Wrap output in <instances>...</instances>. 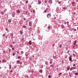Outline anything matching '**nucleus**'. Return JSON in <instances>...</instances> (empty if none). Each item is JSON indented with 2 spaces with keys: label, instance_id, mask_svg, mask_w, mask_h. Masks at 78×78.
<instances>
[{
  "label": "nucleus",
  "instance_id": "f257e3e1",
  "mask_svg": "<svg viewBox=\"0 0 78 78\" xmlns=\"http://www.w3.org/2000/svg\"><path fill=\"white\" fill-rule=\"evenodd\" d=\"M72 55H71L69 58V61H70L71 62H72Z\"/></svg>",
  "mask_w": 78,
  "mask_h": 78
},
{
  "label": "nucleus",
  "instance_id": "f03ea898",
  "mask_svg": "<svg viewBox=\"0 0 78 78\" xmlns=\"http://www.w3.org/2000/svg\"><path fill=\"white\" fill-rule=\"evenodd\" d=\"M33 23V22L32 21H30L29 23V25L30 27H31L32 25V24Z\"/></svg>",
  "mask_w": 78,
  "mask_h": 78
},
{
  "label": "nucleus",
  "instance_id": "7ed1b4c3",
  "mask_svg": "<svg viewBox=\"0 0 78 78\" xmlns=\"http://www.w3.org/2000/svg\"><path fill=\"white\" fill-rule=\"evenodd\" d=\"M47 17L48 18H50L51 17V15L50 14L48 13L47 15Z\"/></svg>",
  "mask_w": 78,
  "mask_h": 78
},
{
  "label": "nucleus",
  "instance_id": "20e7f679",
  "mask_svg": "<svg viewBox=\"0 0 78 78\" xmlns=\"http://www.w3.org/2000/svg\"><path fill=\"white\" fill-rule=\"evenodd\" d=\"M48 3L50 4H52V0H49L48 1Z\"/></svg>",
  "mask_w": 78,
  "mask_h": 78
},
{
  "label": "nucleus",
  "instance_id": "39448f33",
  "mask_svg": "<svg viewBox=\"0 0 78 78\" xmlns=\"http://www.w3.org/2000/svg\"><path fill=\"white\" fill-rule=\"evenodd\" d=\"M38 5H41V1L40 0H38Z\"/></svg>",
  "mask_w": 78,
  "mask_h": 78
},
{
  "label": "nucleus",
  "instance_id": "423d86ee",
  "mask_svg": "<svg viewBox=\"0 0 78 78\" xmlns=\"http://www.w3.org/2000/svg\"><path fill=\"white\" fill-rule=\"evenodd\" d=\"M8 22L9 23H11V20L9 19L8 20Z\"/></svg>",
  "mask_w": 78,
  "mask_h": 78
},
{
  "label": "nucleus",
  "instance_id": "0eeeda50",
  "mask_svg": "<svg viewBox=\"0 0 78 78\" xmlns=\"http://www.w3.org/2000/svg\"><path fill=\"white\" fill-rule=\"evenodd\" d=\"M31 42H32V41H29V44L30 45H31Z\"/></svg>",
  "mask_w": 78,
  "mask_h": 78
},
{
  "label": "nucleus",
  "instance_id": "6e6552de",
  "mask_svg": "<svg viewBox=\"0 0 78 78\" xmlns=\"http://www.w3.org/2000/svg\"><path fill=\"white\" fill-rule=\"evenodd\" d=\"M77 41H75L74 42V45H76V44Z\"/></svg>",
  "mask_w": 78,
  "mask_h": 78
},
{
  "label": "nucleus",
  "instance_id": "1a4fd4ad",
  "mask_svg": "<svg viewBox=\"0 0 78 78\" xmlns=\"http://www.w3.org/2000/svg\"><path fill=\"white\" fill-rule=\"evenodd\" d=\"M1 14L2 15H4V11H2L1 12Z\"/></svg>",
  "mask_w": 78,
  "mask_h": 78
},
{
  "label": "nucleus",
  "instance_id": "9d476101",
  "mask_svg": "<svg viewBox=\"0 0 78 78\" xmlns=\"http://www.w3.org/2000/svg\"><path fill=\"white\" fill-rule=\"evenodd\" d=\"M17 13H20V11L18 9L17 10Z\"/></svg>",
  "mask_w": 78,
  "mask_h": 78
},
{
  "label": "nucleus",
  "instance_id": "9b49d317",
  "mask_svg": "<svg viewBox=\"0 0 78 78\" xmlns=\"http://www.w3.org/2000/svg\"><path fill=\"white\" fill-rule=\"evenodd\" d=\"M70 66H68V67H67V70L68 71H69V70H70Z\"/></svg>",
  "mask_w": 78,
  "mask_h": 78
},
{
  "label": "nucleus",
  "instance_id": "f8f14e48",
  "mask_svg": "<svg viewBox=\"0 0 78 78\" xmlns=\"http://www.w3.org/2000/svg\"><path fill=\"white\" fill-rule=\"evenodd\" d=\"M48 8H46L44 11V12H47V10H48Z\"/></svg>",
  "mask_w": 78,
  "mask_h": 78
},
{
  "label": "nucleus",
  "instance_id": "ddd939ff",
  "mask_svg": "<svg viewBox=\"0 0 78 78\" xmlns=\"http://www.w3.org/2000/svg\"><path fill=\"white\" fill-rule=\"evenodd\" d=\"M62 7V8H63V9H66V8L65 7V5H63Z\"/></svg>",
  "mask_w": 78,
  "mask_h": 78
},
{
  "label": "nucleus",
  "instance_id": "4468645a",
  "mask_svg": "<svg viewBox=\"0 0 78 78\" xmlns=\"http://www.w3.org/2000/svg\"><path fill=\"white\" fill-rule=\"evenodd\" d=\"M23 27L24 28H27V26H25V25H24L23 26Z\"/></svg>",
  "mask_w": 78,
  "mask_h": 78
},
{
  "label": "nucleus",
  "instance_id": "2eb2a0df",
  "mask_svg": "<svg viewBox=\"0 0 78 78\" xmlns=\"http://www.w3.org/2000/svg\"><path fill=\"white\" fill-rule=\"evenodd\" d=\"M73 67H71L70 69V71H72V70H73Z\"/></svg>",
  "mask_w": 78,
  "mask_h": 78
},
{
  "label": "nucleus",
  "instance_id": "dca6fc26",
  "mask_svg": "<svg viewBox=\"0 0 78 78\" xmlns=\"http://www.w3.org/2000/svg\"><path fill=\"white\" fill-rule=\"evenodd\" d=\"M15 14L14 13L12 15V17H15Z\"/></svg>",
  "mask_w": 78,
  "mask_h": 78
},
{
  "label": "nucleus",
  "instance_id": "f3484780",
  "mask_svg": "<svg viewBox=\"0 0 78 78\" xmlns=\"http://www.w3.org/2000/svg\"><path fill=\"white\" fill-rule=\"evenodd\" d=\"M28 7L29 9H30V8H31V6L30 5H29L28 6Z\"/></svg>",
  "mask_w": 78,
  "mask_h": 78
},
{
  "label": "nucleus",
  "instance_id": "a211bd4d",
  "mask_svg": "<svg viewBox=\"0 0 78 78\" xmlns=\"http://www.w3.org/2000/svg\"><path fill=\"white\" fill-rule=\"evenodd\" d=\"M47 64H48V62L46 61L45 62V64L46 65V66L47 65Z\"/></svg>",
  "mask_w": 78,
  "mask_h": 78
},
{
  "label": "nucleus",
  "instance_id": "6ab92c4d",
  "mask_svg": "<svg viewBox=\"0 0 78 78\" xmlns=\"http://www.w3.org/2000/svg\"><path fill=\"white\" fill-rule=\"evenodd\" d=\"M75 2H71V4L72 5H74V4H75Z\"/></svg>",
  "mask_w": 78,
  "mask_h": 78
},
{
  "label": "nucleus",
  "instance_id": "aec40b11",
  "mask_svg": "<svg viewBox=\"0 0 78 78\" xmlns=\"http://www.w3.org/2000/svg\"><path fill=\"white\" fill-rule=\"evenodd\" d=\"M16 54V53L15 52H13L12 54L13 56H15Z\"/></svg>",
  "mask_w": 78,
  "mask_h": 78
},
{
  "label": "nucleus",
  "instance_id": "412c9836",
  "mask_svg": "<svg viewBox=\"0 0 78 78\" xmlns=\"http://www.w3.org/2000/svg\"><path fill=\"white\" fill-rule=\"evenodd\" d=\"M5 38L6 39H7V38H8V35H5Z\"/></svg>",
  "mask_w": 78,
  "mask_h": 78
},
{
  "label": "nucleus",
  "instance_id": "4be33fe9",
  "mask_svg": "<svg viewBox=\"0 0 78 78\" xmlns=\"http://www.w3.org/2000/svg\"><path fill=\"white\" fill-rule=\"evenodd\" d=\"M11 49H9V53L11 52Z\"/></svg>",
  "mask_w": 78,
  "mask_h": 78
},
{
  "label": "nucleus",
  "instance_id": "5701e85b",
  "mask_svg": "<svg viewBox=\"0 0 78 78\" xmlns=\"http://www.w3.org/2000/svg\"><path fill=\"white\" fill-rule=\"evenodd\" d=\"M26 77L27 78H28V77H29V76H28V75H26Z\"/></svg>",
  "mask_w": 78,
  "mask_h": 78
},
{
  "label": "nucleus",
  "instance_id": "b1692460",
  "mask_svg": "<svg viewBox=\"0 0 78 78\" xmlns=\"http://www.w3.org/2000/svg\"><path fill=\"white\" fill-rule=\"evenodd\" d=\"M20 33L21 34H23V32H22V31H20Z\"/></svg>",
  "mask_w": 78,
  "mask_h": 78
},
{
  "label": "nucleus",
  "instance_id": "393cba45",
  "mask_svg": "<svg viewBox=\"0 0 78 78\" xmlns=\"http://www.w3.org/2000/svg\"><path fill=\"white\" fill-rule=\"evenodd\" d=\"M73 70L75 69H76V67H73Z\"/></svg>",
  "mask_w": 78,
  "mask_h": 78
},
{
  "label": "nucleus",
  "instance_id": "a878e982",
  "mask_svg": "<svg viewBox=\"0 0 78 78\" xmlns=\"http://www.w3.org/2000/svg\"><path fill=\"white\" fill-rule=\"evenodd\" d=\"M5 30H6V31H8V28L7 27L5 28Z\"/></svg>",
  "mask_w": 78,
  "mask_h": 78
},
{
  "label": "nucleus",
  "instance_id": "bb28decb",
  "mask_svg": "<svg viewBox=\"0 0 78 78\" xmlns=\"http://www.w3.org/2000/svg\"><path fill=\"white\" fill-rule=\"evenodd\" d=\"M51 76L50 75H49L48 76V78H51Z\"/></svg>",
  "mask_w": 78,
  "mask_h": 78
},
{
  "label": "nucleus",
  "instance_id": "cd10ccee",
  "mask_svg": "<svg viewBox=\"0 0 78 78\" xmlns=\"http://www.w3.org/2000/svg\"><path fill=\"white\" fill-rule=\"evenodd\" d=\"M20 58H21V57L20 56H18V59H20Z\"/></svg>",
  "mask_w": 78,
  "mask_h": 78
},
{
  "label": "nucleus",
  "instance_id": "c85d7f7f",
  "mask_svg": "<svg viewBox=\"0 0 78 78\" xmlns=\"http://www.w3.org/2000/svg\"><path fill=\"white\" fill-rule=\"evenodd\" d=\"M75 75H76V76H77V75H78V73H75Z\"/></svg>",
  "mask_w": 78,
  "mask_h": 78
},
{
  "label": "nucleus",
  "instance_id": "c756f323",
  "mask_svg": "<svg viewBox=\"0 0 78 78\" xmlns=\"http://www.w3.org/2000/svg\"><path fill=\"white\" fill-rule=\"evenodd\" d=\"M10 47L11 48H12V47H13V45H12V44H10Z\"/></svg>",
  "mask_w": 78,
  "mask_h": 78
},
{
  "label": "nucleus",
  "instance_id": "7c9ffc66",
  "mask_svg": "<svg viewBox=\"0 0 78 78\" xmlns=\"http://www.w3.org/2000/svg\"><path fill=\"white\" fill-rule=\"evenodd\" d=\"M28 3V1L27 0L26 1V4H27V3Z\"/></svg>",
  "mask_w": 78,
  "mask_h": 78
},
{
  "label": "nucleus",
  "instance_id": "2f4dec72",
  "mask_svg": "<svg viewBox=\"0 0 78 78\" xmlns=\"http://www.w3.org/2000/svg\"><path fill=\"white\" fill-rule=\"evenodd\" d=\"M52 62L51 61H50V62L49 63L50 64H52Z\"/></svg>",
  "mask_w": 78,
  "mask_h": 78
},
{
  "label": "nucleus",
  "instance_id": "473e14b6",
  "mask_svg": "<svg viewBox=\"0 0 78 78\" xmlns=\"http://www.w3.org/2000/svg\"><path fill=\"white\" fill-rule=\"evenodd\" d=\"M50 67H53V65H51L50 66Z\"/></svg>",
  "mask_w": 78,
  "mask_h": 78
},
{
  "label": "nucleus",
  "instance_id": "72a5a7b5",
  "mask_svg": "<svg viewBox=\"0 0 78 78\" xmlns=\"http://www.w3.org/2000/svg\"><path fill=\"white\" fill-rule=\"evenodd\" d=\"M73 57H75V54H73Z\"/></svg>",
  "mask_w": 78,
  "mask_h": 78
},
{
  "label": "nucleus",
  "instance_id": "f704fd0d",
  "mask_svg": "<svg viewBox=\"0 0 78 78\" xmlns=\"http://www.w3.org/2000/svg\"><path fill=\"white\" fill-rule=\"evenodd\" d=\"M40 73H42V69H41L40 70Z\"/></svg>",
  "mask_w": 78,
  "mask_h": 78
},
{
  "label": "nucleus",
  "instance_id": "c9c22d12",
  "mask_svg": "<svg viewBox=\"0 0 78 78\" xmlns=\"http://www.w3.org/2000/svg\"><path fill=\"white\" fill-rule=\"evenodd\" d=\"M73 67H76V65H75V64H73Z\"/></svg>",
  "mask_w": 78,
  "mask_h": 78
},
{
  "label": "nucleus",
  "instance_id": "e433bc0d",
  "mask_svg": "<svg viewBox=\"0 0 78 78\" xmlns=\"http://www.w3.org/2000/svg\"><path fill=\"white\" fill-rule=\"evenodd\" d=\"M25 56H28V54L27 53L25 54Z\"/></svg>",
  "mask_w": 78,
  "mask_h": 78
},
{
  "label": "nucleus",
  "instance_id": "4c0bfd02",
  "mask_svg": "<svg viewBox=\"0 0 78 78\" xmlns=\"http://www.w3.org/2000/svg\"><path fill=\"white\" fill-rule=\"evenodd\" d=\"M66 23H67V25H69V21H67Z\"/></svg>",
  "mask_w": 78,
  "mask_h": 78
},
{
  "label": "nucleus",
  "instance_id": "58836bf2",
  "mask_svg": "<svg viewBox=\"0 0 78 78\" xmlns=\"http://www.w3.org/2000/svg\"><path fill=\"white\" fill-rule=\"evenodd\" d=\"M44 2L45 3H47V1L46 0H45Z\"/></svg>",
  "mask_w": 78,
  "mask_h": 78
},
{
  "label": "nucleus",
  "instance_id": "ea45409f",
  "mask_svg": "<svg viewBox=\"0 0 78 78\" xmlns=\"http://www.w3.org/2000/svg\"><path fill=\"white\" fill-rule=\"evenodd\" d=\"M48 29H50V26H49L48 27Z\"/></svg>",
  "mask_w": 78,
  "mask_h": 78
},
{
  "label": "nucleus",
  "instance_id": "a19ab883",
  "mask_svg": "<svg viewBox=\"0 0 78 78\" xmlns=\"http://www.w3.org/2000/svg\"><path fill=\"white\" fill-rule=\"evenodd\" d=\"M21 54H23V51H21Z\"/></svg>",
  "mask_w": 78,
  "mask_h": 78
},
{
  "label": "nucleus",
  "instance_id": "79ce46f5",
  "mask_svg": "<svg viewBox=\"0 0 78 78\" xmlns=\"http://www.w3.org/2000/svg\"><path fill=\"white\" fill-rule=\"evenodd\" d=\"M69 75L70 77V78H72V75H70V74H69Z\"/></svg>",
  "mask_w": 78,
  "mask_h": 78
},
{
  "label": "nucleus",
  "instance_id": "37998d69",
  "mask_svg": "<svg viewBox=\"0 0 78 78\" xmlns=\"http://www.w3.org/2000/svg\"><path fill=\"white\" fill-rule=\"evenodd\" d=\"M12 50H15V49H14V48H12Z\"/></svg>",
  "mask_w": 78,
  "mask_h": 78
},
{
  "label": "nucleus",
  "instance_id": "c03bdc74",
  "mask_svg": "<svg viewBox=\"0 0 78 78\" xmlns=\"http://www.w3.org/2000/svg\"><path fill=\"white\" fill-rule=\"evenodd\" d=\"M74 62H75V64H76V60H75Z\"/></svg>",
  "mask_w": 78,
  "mask_h": 78
},
{
  "label": "nucleus",
  "instance_id": "a18cd8bd",
  "mask_svg": "<svg viewBox=\"0 0 78 78\" xmlns=\"http://www.w3.org/2000/svg\"><path fill=\"white\" fill-rule=\"evenodd\" d=\"M33 13H34V12H35V10H33Z\"/></svg>",
  "mask_w": 78,
  "mask_h": 78
},
{
  "label": "nucleus",
  "instance_id": "49530a36",
  "mask_svg": "<svg viewBox=\"0 0 78 78\" xmlns=\"http://www.w3.org/2000/svg\"><path fill=\"white\" fill-rule=\"evenodd\" d=\"M23 19L24 20V21H25V20H26V19H25V18H23Z\"/></svg>",
  "mask_w": 78,
  "mask_h": 78
},
{
  "label": "nucleus",
  "instance_id": "de8ad7c7",
  "mask_svg": "<svg viewBox=\"0 0 78 78\" xmlns=\"http://www.w3.org/2000/svg\"><path fill=\"white\" fill-rule=\"evenodd\" d=\"M17 63H19V62H20V60H18V61H17Z\"/></svg>",
  "mask_w": 78,
  "mask_h": 78
},
{
  "label": "nucleus",
  "instance_id": "09e8293b",
  "mask_svg": "<svg viewBox=\"0 0 78 78\" xmlns=\"http://www.w3.org/2000/svg\"><path fill=\"white\" fill-rule=\"evenodd\" d=\"M61 47H62V45L60 44V46H59V48H61Z\"/></svg>",
  "mask_w": 78,
  "mask_h": 78
},
{
  "label": "nucleus",
  "instance_id": "8fccbe9b",
  "mask_svg": "<svg viewBox=\"0 0 78 78\" xmlns=\"http://www.w3.org/2000/svg\"><path fill=\"white\" fill-rule=\"evenodd\" d=\"M31 73H33V72H34V71L33 70H32L31 71Z\"/></svg>",
  "mask_w": 78,
  "mask_h": 78
},
{
  "label": "nucleus",
  "instance_id": "3c124183",
  "mask_svg": "<svg viewBox=\"0 0 78 78\" xmlns=\"http://www.w3.org/2000/svg\"><path fill=\"white\" fill-rule=\"evenodd\" d=\"M2 62H5V60L4 59L2 60Z\"/></svg>",
  "mask_w": 78,
  "mask_h": 78
},
{
  "label": "nucleus",
  "instance_id": "603ef678",
  "mask_svg": "<svg viewBox=\"0 0 78 78\" xmlns=\"http://www.w3.org/2000/svg\"><path fill=\"white\" fill-rule=\"evenodd\" d=\"M2 36H5V34H3L2 35Z\"/></svg>",
  "mask_w": 78,
  "mask_h": 78
},
{
  "label": "nucleus",
  "instance_id": "864d4df0",
  "mask_svg": "<svg viewBox=\"0 0 78 78\" xmlns=\"http://www.w3.org/2000/svg\"><path fill=\"white\" fill-rule=\"evenodd\" d=\"M76 31V29H75L74 30V31Z\"/></svg>",
  "mask_w": 78,
  "mask_h": 78
},
{
  "label": "nucleus",
  "instance_id": "5fc2aeb1",
  "mask_svg": "<svg viewBox=\"0 0 78 78\" xmlns=\"http://www.w3.org/2000/svg\"><path fill=\"white\" fill-rule=\"evenodd\" d=\"M66 24H67V22H64V24H65V25H66Z\"/></svg>",
  "mask_w": 78,
  "mask_h": 78
},
{
  "label": "nucleus",
  "instance_id": "6e6d98bb",
  "mask_svg": "<svg viewBox=\"0 0 78 78\" xmlns=\"http://www.w3.org/2000/svg\"><path fill=\"white\" fill-rule=\"evenodd\" d=\"M12 44H15V42L14 41H13Z\"/></svg>",
  "mask_w": 78,
  "mask_h": 78
},
{
  "label": "nucleus",
  "instance_id": "4d7b16f0",
  "mask_svg": "<svg viewBox=\"0 0 78 78\" xmlns=\"http://www.w3.org/2000/svg\"><path fill=\"white\" fill-rule=\"evenodd\" d=\"M67 58V56H66L65 57V59H66V58Z\"/></svg>",
  "mask_w": 78,
  "mask_h": 78
},
{
  "label": "nucleus",
  "instance_id": "13d9d810",
  "mask_svg": "<svg viewBox=\"0 0 78 78\" xmlns=\"http://www.w3.org/2000/svg\"><path fill=\"white\" fill-rule=\"evenodd\" d=\"M52 32H53V33H54V32H55V30H52Z\"/></svg>",
  "mask_w": 78,
  "mask_h": 78
},
{
  "label": "nucleus",
  "instance_id": "bf43d9fd",
  "mask_svg": "<svg viewBox=\"0 0 78 78\" xmlns=\"http://www.w3.org/2000/svg\"><path fill=\"white\" fill-rule=\"evenodd\" d=\"M11 34V36H13V34L12 33V34Z\"/></svg>",
  "mask_w": 78,
  "mask_h": 78
},
{
  "label": "nucleus",
  "instance_id": "052dcab7",
  "mask_svg": "<svg viewBox=\"0 0 78 78\" xmlns=\"http://www.w3.org/2000/svg\"><path fill=\"white\" fill-rule=\"evenodd\" d=\"M20 62V64H22V63L21 62Z\"/></svg>",
  "mask_w": 78,
  "mask_h": 78
},
{
  "label": "nucleus",
  "instance_id": "680f3d73",
  "mask_svg": "<svg viewBox=\"0 0 78 78\" xmlns=\"http://www.w3.org/2000/svg\"><path fill=\"white\" fill-rule=\"evenodd\" d=\"M3 53H6V52H5V51H3Z\"/></svg>",
  "mask_w": 78,
  "mask_h": 78
},
{
  "label": "nucleus",
  "instance_id": "e2e57ef3",
  "mask_svg": "<svg viewBox=\"0 0 78 78\" xmlns=\"http://www.w3.org/2000/svg\"><path fill=\"white\" fill-rule=\"evenodd\" d=\"M25 13H26V14H27V11L25 12Z\"/></svg>",
  "mask_w": 78,
  "mask_h": 78
},
{
  "label": "nucleus",
  "instance_id": "0e129e2a",
  "mask_svg": "<svg viewBox=\"0 0 78 78\" xmlns=\"http://www.w3.org/2000/svg\"><path fill=\"white\" fill-rule=\"evenodd\" d=\"M61 75V73H59V75Z\"/></svg>",
  "mask_w": 78,
  "mask_h": 78
},
{
  "label": "nucleus",
  "instance_id": "69168bd1",
  "mask_svg": "<svg viewBox=\"0 0 78 78\" xmlns=\"http://www.w3.org/2000/svg\"><path fill=\"white\" fill-rule=\"evenodd\" d=\"M62 63H63V62H64V61L63 60H62Z\"/></svg>",
  "mask_w": 78,
  "mask_h": 78
},
{
  "label": "nucleus",
  "instance_id": "338daca9",
  "mask_svg": "<svg viewBox=\"0 0 78 78\" xmlns=\"http://www.w3.org/2000/svg\"><path fill=\"white\" fill-rule=\"evenodd\" d=\"M53 19H54L55 20V19H56V17H55Z\"/></svg>",
  "mask_w": 78,
  "mask_h": 78
},
{
  "label": "nucleus",
  "instance_id": "774afa93",
  "mask_svg": "<svg viewBox=\"0 0 78 78\" xmlns=\"http://www.w3.org/2000/svg\"><path fill=\"white\" fill-rule=\"evenodd\" d=\"M58 3H59V4H61V3L60 2H59Z\"/></svg>",
  "mask_w": 78,
  "mask_h": 78
}]
</instances>
